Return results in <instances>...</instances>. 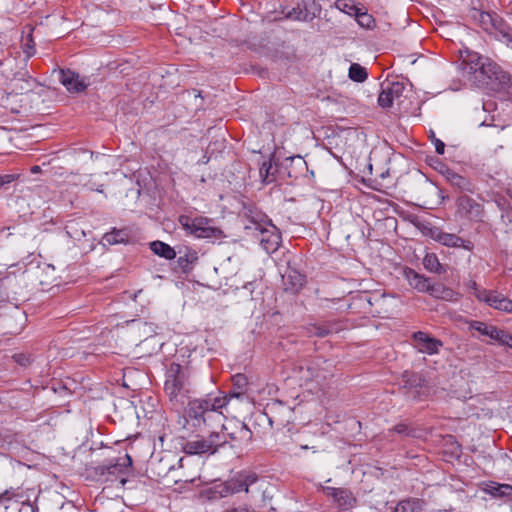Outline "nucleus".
<instances>
[{
    "label": "nucleus",
    "instance_id": "nucleus-44",
    "mask_svg": "<svg viewBox=\"0 0 512 512\" xmlns=\"http://www.w3.org/2000/svg\"><path fill=\"white\" fill-rule=\"evenodd\" d=\"M287 160L290 161L291 165H295V167L298 168L299 170L307 168L306 161L304 160L303 157L299 155L290 157Z\"/></svg>",
    "mask_w": 512,
    "mask_h": 512
},
{
    "label": "nucleus",
    "instance_id": "nucleus-39",
    "mask_svg": "<svg viewBox=\"0 0 512 512\" xmlns=\"http://www.w3.org/2000/svg\"><path fill=\"white\" fill-rule=\"evenodd\" d=\"M272 170V163L270 161H264L259 169L260 177L262 178V181L264 183H271L274 178H270V176L273 175L271 172Z\"/></svg>",
    "mask_w": 512,
    "mask_h": 512
},
{
    "label": "nucleus",
    "instance_id": "nucleus-40",
    "mask_svg": "<svg viewBox=\"0 0 512 512\" xmlns=\"http://www.w3.org/2000/svg\"><path fill=\"white\" fill-rule=\"evenodd\" d=\"M12 358L21 367H28L33 361L32 355L24 352L14 354Z\"/></svg>",
    "mask_w": 512,
    "mask_h": 512
},
{
    "label": "nucleus",
    "instance_id": "nucleus-30",
    "mask_svg": "<svg viewBox=\"0 0 512 512\" xmlns=\"http://www.w3.org/2000/svg\"><path fill=\"white\" fill-rule=\"evenodd\" d=\"M403 381L405 383V387L409 388V396L415 398L418 393L415 389L417 387H422V377L416 373L405 372L403 375Z\"/></svg>",
    "mask_w": 512,
    "mask_h": 512
},
{
    "label": "nucleus",
    "instance_id": "nucleus-16",
    "mask_svg": "<svg viewBox=\"0 0 512 512\" xmlns=\"http://www.w3.org/2000/svg\"><path fill=\"white\" fill-rule=\"evenodd\" d=\"M456 205L458 212L470 220L480 219L483 215V206L467 195L457 198Z\"/></svg>",
    "mask_w": 512,
    "mask_h": 512
},
{
    "label": "nucleus",
    "instance_id": "nucleus-18",
    "mask_svg": "<svg viewBox=\"0 0 512 512\" xmlns=\"http://www.w3.org/2000/svg\"><path fill=\"white\" fill-rule=\"evenodd\" d=\"M446 181L459 192L474 193L476 191L475 184L471 179L466 178L450 168L442 171Z\"/></svg>",
    "mask_w": 512,
    "mask_h": 512
},
{
    "label": "nucleus",
    "instance_id": "nucleus-22",
    "mask_svg": "<svg viewBox=\"0 0 512 512\" xmlns=\"http://www.w3.org/2000/svg\"><path fill=\"white\" fill-rule=\"evenodd\" d=\"M404 275L411 287H413L419 292H428L431 285L429 278L417 273L416 271L410 268L405 269Z\"/></svg>",
    "mask_w": 512,
    "mask_h": 512
},
{
    "label": "nucleus",
    "instance_id": "nucleus-6",
    "mask_svg": "<svg viewBox=\"0 0 512 512\" xmlns=\"http://www.w3.org/2000/svg\"><path fill=\"white\" fill-rule=\"evenodd\" d=\"M294 371L298 372L300 377L306 381L325 380L331 376V371L327 368V360L322 357L295 364Z\"/></svg>",
    "mask_w": 512,
    "mask_h": 512
},
{
    "label": "nucleus",
    "instance_id": "nucleus-3",
    "mask_svg": "<svg viewBox=\"0 0 512 512\" xmlns=\"http://www.w3.org/2000/svg\"><path fill=\"white\" fill-rule=\"evenodd\" d=\"M477 60L471 65L473 70V81L479 86H487L494 90L509 88L510 76L501 67L488 58L474 56Z\"/></svg>",
    "mask_w": 512,
    "mask_h": 512
},
{
    "label": "nucleus",
    "instance_id": "nucleus-34",
    "mask_svg": "<svg viewBox=\"0 0 512 512\" xmlns=\"http://www.w3.org/2000/svg\"><path fill=\"white\" fill-rule=\"evenodd\" d=\"M348 75L355 82H364L368 77L366 69L357 63L351 64Z\"/></svg>",
    "mask_w": 512,
    "mask_h": 512
},
{
    "label": "nucleus",
    "instance_id": "nucleus-7",
    "mask_svg": "<svg viewBox=\"0 0 512 512\" xmlns=\"http://www.w3.org/2000/svg\"><path fill=\"white\" fill-rule=\"evenodd\" d=\"M292 5L285 6L286 17L297 21H312L319 13L320 7L315 0H288Z\"/></svg>",
    "mask_w": 512,
    "mask_h": 512
},
{
    "label": "nucleus",
    "instance_id": "nucleus-50",
    "mask_svg": "<svg viewBox=\"0 0 512 512\" xmlns=\"http://www.w3.org/2000/svg\"><path fill=\"white\" fill-rule=\"evenodd\" d=\"M30 171L32 174H37V173L41 172V167L38 165H34L30 168Z\"/></svg>",
    "mask_w": 512,
    "mask_h": 512
},
{
    "label": "nucleus",
    "instance_id": "nucleus-27",
    "mask_svg": "<svg viewBox=\"0 0 512 512\" xmlns=\"http://www.w3.org/2000/svg\"><path fill=\"white\" fill-rule=\"evenodd\" d=\"M150 249L154 254L167 260H172L176 257L174 248L159 240L151 242Z\"/></svg>",
    "mask_w": 512,
    "mask_h": 512
},
{
    "label": "nucleus",
    "instance_id": "nucleus-28",
    "mask_svg": "<svg viewBox=\"0 0 512 512\" xmlns=\"http://www.w3.org/2000/svg\"><path fill=\"white\" fill-rule=\"evenodd\" d=\"M424 501L418 498H409L400 501L393 512H419L423 509Z\"/></svg>",
    "mask_w": 512,
    "mask_h": 512
},
{
    "label": "nucleus",
    "instance_id": "nucleus-24",
    "mask_svg": "<svg viewBox=\"0 0 512 512\" xmlns=\"http://www.w3.org/2000/svg\"><path fill=\"white\" fill-rule=\"evenodd\" d=\"M485 492L494 498L512 500V485L491 482L485 488Z\"/></svg>",
    "mask_w": 512,
    "mask_h": 512
},
{
    "label": "nucleus",
    "instance_id": "nucleus-41",
    "mask_svg": "<svg viewBox=\"0 0 512 512\" xmlns=\"http://www.w3.org/2000/svg\"><path fill=\"white\" fill-rule=\"evenodd\" d=\"M375 302L377 303V308L373 310V313H376L379 316L386 317L389 313V310L385 308V302H386V296L381 295L377 298H375Z\"/></svg>",
    "mask_w": 512,
    "mask_h": 512
},
{
    "label": "nucleus",
    "instance_id": "nucleus-25",
    "mask_svg": "<svg viewBox=\"0 0 512 512\" xmlns=\"http://www.w3.org/2000/svg\"><path fill=\"white\" fill-rule=\"evenodd\" d=\"M174 468V465L166 457H161L158 460H151L149 469L157 477H166L168 473Z\"/></svg>",
    "mask_w": 512,
    "mask_h": 512
},
{
    "label": "nucleus",
    "instance_id": "nucleus-14",
    "mask_svg": "<svg viewBox=\"0 0 512 512\" xmlns=\"http://www.w3.org/2000/svg\"><path fill=\"white\" fill-rule=\"evenodd\" d=\"M219 426L221 428L220 431H223L227 435V442L229 440L237 442L238 444H249L252 441L253 433L248 428V426L244 422L237 421L233 427H231V430L229 431V428L226 427L223 424V421L221 424H216L215 422H211L210 427H217Z\"/></svg>",
    "mask_w": 512,
    "mask_h": 512
},
{
    "label": "nucleus",
    "instance_id": "nucleus-33",
    "mask_svg": "<svg viewBox=\"0 0 512 512\" xmlns=\"http://www.w3.org/2000/svg\"><path fill=\"white\" fill-rule=\"evenodd\" d=\"M423 265L425 269L432 273H441L442 271V265L434 253H428L425 255L423 259Z\"/></svg>",
    "mask_w": 512,
    "mask_h": 512
},
{
    "label": "nucleus",
    "instance_id": "nucleus-54",
    "mask_svg": "<svg viewBox=\"0 0 512 512\" xmlns=\"http://www.w3.org/2000/svg\"><path fill=\"white\" fill-rule=\"evenodd\" d=\"M368 303H369L370 305H373V303L371 302V299H370V298L368 299Z\"/></svg>",
    "mask_w": 512,
    "mask_h": 512
},
{
    "label": "nucleus",
    "instance_id": "nucleus-48",
    "mask_svg": "<svg viewBox=\"0 0 512 512\" xmlns=\"http://www.w3.org/2000/svg\"><path fill=\"white\" fill-rule=\"evenodd\" d=\"M392 431H394L398 434L407 435L408 434V426L404 423H399L393 427Z\"/></svg>",
    "mask_w": 512,
    "mask_h": 512
},
{
    "label": "nucleus",
    "instance_id": "nucleus-52",
    "mask_svg": "<svg viewBox=\"0 0 512 512\" xmlns=\"http://www.w3.org/2000/svg\"><path fill=\"white\" fill-rule=\"evenodd\" d=\"M90 189H91V190H94V187H93V186H91V187H90ZM95 190H96V191H98V192H100V193H102V192H103L102 188H99V187L95 188Z\"/></svg>",
    "mask_w": 512,
    "mask_h": 512
},
{
    "label": "nucleus",
    "instance_id": "nucleus-10",
    "mask_svg": "<svg viewBox=\"0 0 512 512\" xmlns=\"http://www.w3.org/2000/svg\"><path fill=\"white\" fill-rule=\"evenodd\" d=\"M131 465L132 458L129 454H126L123 458L117 459L113 464L97 467L96 473L101 476H106L105 481H119L121 485H124L127 481L124 475Z\"/></svg>",
    "mask_w": 512,
    "mask_h": 512
},
{
    "label": "nucleus",
    "instance_id": "nucleus-37",
    "mask_svg": "<svg viewBox=\"0 0 512 512\" xmlns=\"http://www.w3.org/2000/svg\"><path fill=\"white\" fill-rule=\"evenodd\" d=\"M498 17L499 16L497 14H491L487 12L481 13L479 18L480 25L490 34V32L493 30L494 20Z\"/></svg>",
    "mask_w": 512,
    "mask_h": 512
},
{
    "label": "nucleus",
    "instance_id": "nucleus-4",
    "mask_svg": "<svg viewBox=\"0 0 512 512\" xmlns=\"http://www.w3.org/2000/svg\"><path fill=\"white\" fill-rule=\"evenodd\" d=\"M178 222L187 234L196 238L218 240L225 237L223 230L215 225L214 220L205 216L181 215Z\"/></svg>",
    "mask_w": 512,
    "mask_h": 512
},
{
    "label": "nucleus",
    "instance_id": "nucleus-51",
    "mask_svg": "<svg viewBox=\"0 0 512 512\" xmlns=\"http://www.w3.org/2000/svg\"><path fill=\"white\" fill-rule=\"evenodd\" d=\"M224 512H243V510L242 509H238V508H232V509L226 510Z\"/></svg>",
    "mask_w": 512,
    "mask_h": 512
},
{
    "label": "nucleus",
    "instance_id": "nucleus-31",
    "mask_svg": "<svg viewBox=\"0 0 512 512\" xmlns=\"http://www.w3.org/2000/svg\"><path fill=\"white\" fill-rule=\"evenodd\" d=\"M198 260L197 252L191 249H186L184 255H180L177 262L183 271L191 269V265Z\"/></svg>",
    "mask_w": 512,
    "mask_h": 512
},
{
    "label": "nucleus",
    "instance_id": "nucleus-46",
    "mask_svg": "<svg viewBox=\"0 0 512 512\" xmlns=\"http://www.w3.org/2000/svg\"><path fill=\"white\" fill-rule=\"evenodd\" d=\"M474 56H479V55L476 53L469 55V59L467 60L466 65L464 67V71L467 74L473 75V70H470V67H471V65H475L477 63V60Z\"/></svg>",
    "mask_w": 512,
    "mask_h": 512
},
{
    "label": "nucleus",
    "instance_id": "nucleus-45",
    "mask_svg": "<svg viewBox=\"0 0 512 512\" xmlns=\"http://www.w3.org/2000/svg\"><path fill=\"white\" fill-rule=\"evenodd\" d=\"M431 140L435 146V150L438 154L442 155L445 151V144L438 138L435 137V134L432 132Z\"/></svg>",
    "mask_w": 512,
    "mask_h": 512
},
{
    "label": "nucleus",
    "instance_id": "nucleus-19",
    "mask_svg": "<svg viewBox=\"0 0 512 512\" xmlns=\"http://www.w3.org/2000/svg\"><path fill=\"white\" fill-rule=\"evenodd\" d=\"M404 90V86L399 82L387 83L382 86V91L378 96V104L382 108L391 107L394 99L399 98Z\"/></svg>",
    "mask_w": 512,
    "mask_h": 512
},
{
    "label": "nucleus",
    "instance_id": "nucleus-23",
    "mask_svg": "<svg viewBox=\"0 0 512 512\" xmlns=\"http://www.w3.org/2000/svg\"><path fill=\"white\" fill-rule=\"evenodd\" d=\"M286 291L297 292L305 284V276L296 270H290L283 276Z\"/></svg>",
    "mask_w": 512,
    "mask_h": 512
},
{
    "label": "nucleus",
    "instance_id": "nucleus-17",
    "mask_svg": "<svg viewBox=\"0 0 512 512\" xmlns=\"http://www.w3.org/2000/svg\"><path fill=\"white\" fill-rule=\"evenodd\" d=\"M60 73V82L69 92L79 93L84 91L89 83L85 78H81L78 73H75L69 69H61Z\"/></svg>",
    "mask_w": 512,
    "mask_h": 512
},
{
    "label": "nucleus",
    "instance_id": "nucleus-13",
    "mask_svg": "<svg viewBox=\"0 0 512 512\" xmlns=\"http://www.w3.org/2000/svg\"><path fill=\"white\" fill-rule=\"evenodd\" d=\"M322 491L327 497L333 499V502L337 505L339 510H349L353 508L357 503L356 497L348 488L323 486Z\"/></svg>",
    "mask_w": 512,
    "mask_h": 512
},
{
    "label": "nucleus",
    "instance_id": "nucleus-42",
    "mask_svg": "<svg viewBox=\"0 0 512 512\" xmlns=\"http://www.w3.org/2000/svg\"><path fill=\"white\" fill-rule=\"evenodd\" d=\"M23 51L27 55V57H31L35 53L34 43L32 34H28L26 38L23 40Z\"/></svg>",
    "mask_w": 512,
    "mask_h": 512
},
{
    "label": "nucleus",
    "instance_id": "nucleus-15",
    "mask_svg": "<svg viewBox=\"0 0 512 512\" xmlns=\"http://www.w3.org/2000/svg\"><path fill=\"white\" fill-rule=\"evenodd\" d=\"M479 301L505 313H512V300L494 290H483L476 294Z\"/></svg>",
    "mask_w": 512,
    "mask_h": 512
},
{
    "label": "nucleus",
    "instance_id": "nucleus-20",
    "mask_svg": "<svg viewBox=\"0 0 512 512\" xmlns=\"http://www.w3.org/2000/svg\"><path fill=\"white\" fill-rule=\"evenodd\" d=\"M413 339L416 342L418 350L422 353L434 354L437 353L442 342L436 338L430 337L427 333L417 331L413 334Z\"/></svg>",
    "mask_w": 512,
    "mask_h": 512
},
{
    "label": "nucleus",
    "instance_id": "nucleus-2",
    "mask_svg": "<svg viewBox=\"0 0 512 512\" xmlns=\"http://www.w3.org/2000/svg\"><path fill=\"white\" fill-rule=\"evenodd\" d=\"M164 391L174 408H182L190 393V370L172 362L166 370Z\"/></svg>",
    "mask_w": 512,
    "mask_h": 512
},
{
    "label": "nucleus",
    "instance_id": "nucleus-32",
    "mask_svg": "<svg viewBox=\"0 0 512 512\" xmlns=\"http://www.w3.org/2000/svg\"><path fill=\"white\" fill-rule=\"evenodd\" d=\"M355 19L362 28L373 29L376 26L374 17L367 10L362 11L360 9L355 15Z\"/></svg>",
    "mask_w": 512,
    "mask_h": 512
},
{
    "label": "nucleus",
    "instance_id": "nucleus-5",
    "mask_svg": "<svg viewBox=\"0 0 512 512\" xmlns=\"http://www.w3.org/2000/svg\"><path fill=\"white\" fill-rule=\"evenodd\" d=\"M227 444V435L223 431H211L207 436H196L184 443L182 449L188 455L215 454Z\"/></svg>",
    "mask_w": 512,
    "mask_h": 512
},
{
    "label": "nucleus",
    "instance_id": "nucleus-8",
    "mask_svg": "<svg viewBox=\"0 0 512 512\" xmlns=\"http://www.w3.org/2000/svg\"><path fill=\"white\" fill-rule=\"evenodd\" d=\"M254 236L258 239L261 247L269 254L277 251L281 243V234L273 224L255 223Z\"/></svg>",
    "mask_w": 512,
    "mask_h": 512
},
{
    "label": "nucleus",
    "instance_id": "nucleus-53",
    "mask_svg": "<svg viewBox=\"0 0 512 512\" xmlns=\"http://www.w3.org/2000/svg\"><path fill=\"white\" fill-rule=\"evenodd\" d=\"M274 422H275V420L272 417H270L269 418V423H270L271 426H273Z\"/></svg>",
    "mask_w": 512,
    "mask_h": 512
},
{
    "label": "nucleus",
    "instance_id": "nucleus-1",
    "mask_svg": "<svg viewBox=\"0 0 512 512\" xmlns=\"http://www.w3.org/2000/svg\"><path fill=\"white\" fill-rule=\"evenodd\" d=\"M231 381L233 388L228 394L219 393L218 396L208 394L204 398L189 401L186 414L194 427L211 426V422L221 424L225 419L221 410L227 406L229 400L245 395L249 384L248 378L239 373L232 376Z\"/></svg>",
    "mask_w": 512,
    "mask_h": 512
},
{
    "label": "nucleus",
    "instance_id": "nucleus-29",
    "mask_svg": "<svg viewBox=\"0 0 512 512\" xmlns=\"http://www.w3.org/2000/svg\"><path fill=\"white\" fill-rule=\"evenodd\" d=\"M427 293H429L431 296L435 298L444 300H453L456 294L452 289L445 287L441 283H431Z\"/></svg>",
    "mask_w": 512,
    "mask_h": 512
},
{
    "label": "nucleus",
    "instance_id": "nucleus-9",
    "mask_svg": "<svg viewBox=\"0 0 512 512\" xmlns=\"http://www.w3.org/2000/svg\"><path fill=\"white\" fill-rule=\"evenodd\" d=\"M9 89L10 93L15 95H23L30 92L41 95L45 91V87L28 75L26 71L18 72L10 79Z\"/></svg>",
    "mask_w": 512,
    "mask_h": 512
},
{
    "label": "nucleus",
    "instance_id": "nucleus-26",
    "mask_svg": "<svg viewBox=\"0 0 512 512\" xmlns=\"http://www.w3.org/2000/svg\"><path fill=\"white\" fill-rule=\"evenodd\" d=\"M130 231L127 228L112 229V231L104 234L103 240L109 245L127 243L130 239Z\"/></svg>",
    "mask_w": 512,
    "mask_h": 512
},
{
    "label": "nucleus",
    "instance_id": "nucleus-36",
    "mask_svg": "<svg viewBox=\"0 0 512 512\" xmlns=\"http://www.w3.org/2000/svg\"><path fill=\"white\" fill-rule=\"evenodd\" d=\"M335 5L340 11L348 15L355 16L360 10V8L355 5L354 0H336Z\"/></svg>",
    "mask_w": 512,
    "mask_h": 512
},
{
    "label": "nucleus",
    "instance_id": "nucleus-47",
    "mask_svg": "<svg viewBox=\"0 0 512 512\" xmlns=\"http://www.w3.org/2000/svg\"><path fill=\"white\" fill-rule=\"evenodd\" d=\"M16 175L14 174H0V187L5 184L11 183L16 179Z\"/></svg>",
    "mask_w": 512,
    "mask_h": 512
},
{
    "label": "nucleus",
    "instance_id": "nucleus-12",
    "mask_svg": "<svg viewBox=\"0 0 512 512\" xmlns=\"http://www.w3.org/2000/svg\"><path fill=\"white\" fill-rule=\"evenodd\" d=\"M424 233L447 247L464 248L468 251L474 248V244L470 240H464L456 234L443 232L437 227L428 228V231Z\"/></svg>",
    "mask_w": 512,
    "mask_h": 512
},
{
    "label": "nucleus",
    "instance_id": "nucleus-11",
    "mask_svg": "<svg viewBox=\"0 0 512 512\" xmlns=\"http://www.w3.org/2000/svg\"><path fill=\"white\" fill-rule=\"evenodd\" d=\"M469 329L477 331L482 336H486L500 345H507L512 348V335L495 325L475 320L469 323Z\"/></svg>",
    "mask_w": 512,
    "mask_h": 512
},
{
    "label": "nucleus",
    "instance_id": "nucleus-38",
    "mask_svg": "<svg viewBox=\"0 0 512 512\" xmlns=\"http://www.w3.org/2000/svg\"><path fill=\"white\" fill-rule=\"evenodd\" d=\"M66 233L68 236L76 241H80L85 236V232L79 227L78 223L71 222L66 226Z\"/></svg>",
    "mask_w": 512,
    "mask_h": 512
},
{
    "label": "nucleus",
    "instance_id": "nucleus-35",
    "mask_svg": "<svg viewBox=\"0 0 512 512\" xmlns=\"http://www.w3.org/2000/svg\"><path fill=\"white\" fill-rule=\"evenodd\" d=\"M248 487H249V484L247 483L246 480H242V479L234 480L233 479V480L228 481L225 484V491H226V493H231V494L238 493L241 491L248 492Z\"/></svg>",
    "mask_w": 512,
    "mask_h": 512
},
{
    "label": "nucleus",
    "instance_id": "nucleus-49",
    "mask_svg": "<svg viewBox=\"0 0 512 512\" xmlns=\"http://www.w3.org/2000/svg\"><path fill=\"white\" fill-rule=\"evenodd\" d=\"M469 288H471V289L474 291L473 293H474V296H475V297H476V294H477L478 292H481V291H483V290H484V289H479V288H478V285H477V283H476L475 281H470V282H469Z\"/></svg>",
    "mask_w": 512,
    "mask_h": 512
},
{
    "label": "nucleus",
    "instance_id": "nucleus-21",
    "mask_svg": "<svg viewBox=\"0 0 512 512\" xmlns=\"http://www.w3.org/2000/svg\"><path fill=\"white\" fill-rule=\"evenodd\" d=\"M490 34L494 35L498 40L506 43L512 49V27L500 17L495 18L493 30Z\"/></svg>",
    "mask_w": 512,
    "mask_h": 512
},
{
    "label": "nucleus",
    "instance_id": "nucleus-43",
    "mask_svg": "<svg viewBox=\"0 0 512 512\" xmlns=\"http://www.w3.org/2000/svg\"><path fill=\"white\" fill-rule=\"evenodd\" d=\"M310 333L317 337H325L331 333V330L328 327L325 326H316L314 325L312 327V330Z\"/></svg>",
    "mask_w": 512,
    "mask_h": 512
}]
</instances>
